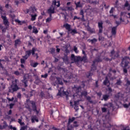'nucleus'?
I'll list each match as a JSON object with an SVG mask.
<instances>
[{
    "mask_svg": "<svg viewBox=\"0 0 130 130\" xmlns=\"http://www.w3.org/2000/svg\"><path fill=\"white\" fill-rule=\"evenodd\" d=\"M129 57L124 56L122 58L121 67L123 68V72L124 74H127V69H126V67L129 64Z\"/></svg>",
    "mask_w": 130,
    "mask_h": 130,
    "instance_id": "obj_1",
    "label": "nucleus"
},
{
    "mask_svg": "<svg viewBox=\"0 0 130 130\" xmlns=\"http://www.w3.org/2000/svg\"><path fill=\"white\" fill-rule=\"evenodd\" d=\"M71 60L74 62H79V61H83L86 62L87 61V55H84L82 57L80 56H75V54H72Z\"/></svg>",
    "mask_w": 130,
    "mask_h": 130,
    "instance_id": "obj_2",
    "label": "nucleus"
},
{
    "mask_svg": "<svg viewBox=\"0 0 130 130\" xmlns=\"http://www.w3.org/2000/svg\"><path fill=\"white\" fill-rule=\"evenodd\" d=\"M36 51V48H32L31 50H28L25 51V55L22 56L23 58L24 59H28V57H30L31 54L34 55L35 54V52Z\"/></svg>",
    "mask_w": 130,
    "mask_h": 130,
    "instance_id": "obj_3",
    "label": "nucleus"
},
{
    "mask_svg": "<svg viewBox=\"0 0 130 130\" xmlns=\"http://www.w3.org/2000/svg\"><path fill=\"white\" fill-rule=\"evenodd\" d=\"M17 81L18 80L15 79V81L12 82V84L11 87H9V92L13 93V92H16V91H18V90H19V87L17 85Z\"/></svg>",
    "mask_w": 130,
    "mask_h": 130,
    "instance_id": "obj_4",
    "label": "nucleus"
},
{
    "mask_svg": "<svg viewBox=\"0 0 130 130\" xmlns=\"http://www.w3.org/2000/svg\"><path fill=\"white\" fill-rule=\"evenodd\" d=\"M63 27H64V28H65L68 32H70V34H72V35H75V34H78V31H77V29H72V28H71V25L68 23H66L63 24Z\"/></svg>",
    "mask_w": 130,
    "mask_h": 130,
    "instance_id": "obj_5",
    "label": "nucleus"
},
{
    "mask_svg": "<svg viewBox=\"0 0 130 130\" xmlns=\"http://www.w3.org/2000/svg\"><path fill=\"white\" fill-rule=\"evenodd\" d=\"M26 105L25 106V108L29 111V112H32V109H31V106H30V105L29 103H30L31 105V107H33V105H36V102L34 101H30L29 99L26 100Z\"/></svg>",
    "mask_w": 130,
    "mask_h": 130,
    "instance_id": "obj_6",
    "label": "nucleus"
},
{
    "mask_svg": "<svg viewBox=\"0 0 130 130\" xmlns=\"http://www.w3.org/2000/svg\"><path fill=\"white\" fill-rule=\"evenodd\" d=\"M0 14L1 15V18L3 20V24L5 25V26H9V20L7 18V16H6V13H4V12H2V13L0 11Z\"/></svg>",
    "mask_w": 130,
    "mask_h": 130,
    "instance_id": "obj_7",
    "label": "nucleus"
},
{
    "mask_svg": "<svg viewBox=\"0 0 130 130\" xmlns=\"http://www.w3.org/2000/svg\"><path fill=\"white\" fill-rule=\"evenodd\" d=\"M82 90V87L81 86H77V85H74L73 87V91H74L75 93L76 94H79L80 92Z\"/></svg>",
    "mask_w": 130,
    "mask_h": 130,
    "instance_id": "obj_8",
    "label": "nucleus"
},
{
    "mask_svg": "<svg viewBox=\"0 0 130 130\" xmlns=\"http://www.w3.org/2000/svg\"><path fill=\"white\" fill-rule=\"evenodd\" d=\"M99 33H102L103 31V21L98 22Z\"/></svg>",
    "mask_w": 130,
    "mask_h": 130,
    "instance_id": "obj_9",
    "label": "nucleus"
},
{
    "mask_svg": "<svg viewBox=\"0 0 130 130\" xmlns=\"http://www.w3.org/2000/svg\"><path fill=\"white\" fill-rule=\"evenodd\" d=\"M79 105H80V100L74 101V109L75 111H78L79 110Z\"/></svg>",
    "mask_w": 130,
    "mask_h": 130,
    "instance_id": "obj_10",
    "label": "nucleus"
},
{
    "mask_svg": "<svg viewBox=\"0 0 130 130\" xmlns=\"http://www.w3.org/2000/svg\"><path fill=\"white\" fill-rule=\"evenodd\" d=\"M103 84L105 86H107V87H109V86H110V81L108 80V77H107V76L105 77Z\"/></svg>",
    "mask_w": 130,
    "mask_h": 130,
    "instance_id": "obj_11",
    "label": "nucleus"
},
{
    "mask_svg": "<svg viewBox=\"0 0 130 130\" xmlns=\"http://www.w3.org/2000/svg\"><path fill=\"white\" fill-rule=\"evenodd\" d=\"M55 10V7L53 6L52 5L48 9V14H54Z\"/></svg>",
    "mask_w": 130,
    "mask_h": 130,
    "instance_id": "obj_12",
    "label": "nucleus"
},
{
    "mask_svg": "<svg viewBox=\"0 0 130 130\" xmlns=\"http://www.w3.org/2000/svg\"><path fill=\"white\" fill-rule=\"evenodd\" d=\"M98 61V59H96L95 60H93V64L91 65V71H95L97 68L96 66H95V63L96 62Z\"/></svg>",
    "mask_w": 130,
    "mask_h": 130,
    "instance_id": "obj_13",
    "label": "nucleus"
},
{
    "mask_svg": "<svg viewBox=\"0 0 130 130\" xmlns=\"http://www.w3.org/2000/svg\"><path fill=\"white\" fill-rule=\"evenodd\" d=\"M116 30H117V26H114L112 28V35H116Z\"/></svg>",
    "mask_w": 130,
    "mask_h": 130,
    "instance_id": "obj_14",
    "label": "nucleus"
},
{
    "mask_svg": "<svg viewBox=\"0 0 130 130\" xmlns=\"http://www.w3.org/2000/svg\"><path fill=\"white\" fill-rule=\"evenodd\" d=\"M32 109L34 112H36L37 114H39V111L37 110V106H36V104L33 105Z\"/></svg>",
    "mask_w": 130,
    "mask_h": 130,
    "instance_id": "obj_15",
    "label": "nucleus"
},
{
    "mask_svg": "<svg viewBox=\"0 0 130 130\" xmlns=\"http://www.w3.org/2000/svg\"><path fill=\"white\" fill-rule=\"evenodd\" d=\"M88 42H89V43H91V44H95V43H96L98 41V40L94 38L92 40L91 39H88L87 40Z\"/></svg>",
    "mask_w": 130,
    "mask_h": 130,
    "instance_id": "obj_16",
    "label": "nucleus"
},
{
    "mask_svg": "<svg viewBox=\"0 0 130 130\" xmlns=\"http://www.w3.org/2000/svg\"><path fill=\"white\" fill-rule=\"evenodd\" d=\"M21 43H22V42H21V40H20V39H17L15 41L14 46H15V47H17L18 45H20Z\"/></svg>",
    "mask_w": 130,
    "mask_h": 130,
    "instance_id": "obj_17",
    "label": "nucleus"
},
{
    "mask_svg": "<svg viewBox=\"0 0 130 130\" xmlns=\"http://www.w3.org/2000/svg\"><path fill=\"white\" fill-rule=\"evenodd\" d=\"M52 5H54V6H56V7L58 8L60 6V2H59V1H57L56 2V1L54 0L53 1Z\"/></svg>",
    "mask_w": 130,
    "mask_h": 130,
    "instance_id": "obj_18",
    "label": "nucleus"
},
{
    "mask_svg": "<svg viewBox=\"0 0 130 130\" xmlns=\"http://www.w3.org/2000/svg\"><path fill=\"white\" fill-rule=\"evenodd\" d=\"M31 21H36V18L37 17V14H31Z\"/></svg>",
    "mask_w": 130,
    "mask_h": 130,
    "instance_id": "obj_19",
    "label": "nucleus"
},
{
    "mask_svg": "<svg viewBox=\"0 0 130 130\" xmlns=\"http://www.w3.org/2000/svg\"><path fill=\"white\" fill-rule=\"evenodd\" d=\"M62 59L65 63H69V57L67 55H65L64 57L62 58Z\"/></svg>",
    "mask_w": 130,
    "mask_h": 130,
    "instance_id": "obj_20",
    "label": "nucleus"
},
{
    "mask_svg": "<svg viewBox=\"0 0 130 130\" xmlns=\"http://www.w3.org/2000/svg\"><path fill=\"white\" fill-rule=\"evenodd\" d=\"M0 41H6V35L2 34H0Z\"/></svg>",
    "mask_w": 130,
    "mask_h": 130,
    "instance_id": "obj_21",
    "label": "nucleus"
},
{
    "mask_svg": "<svg viewBox=\"0 0 130 130\" xmlns=\"http://www.w3.org/2000/svg\"><path fill=\"white\" fill-rule=\"evenodd\" d=\"M32 33H34V34H37L39 31H38V29H37V27H36L35 26H34L32 27Z\"/></svg>",
    "mask_w": 130,
    "mask_h": 130,
    "instance_id": "obj_22",
    "label": "nucleus"
},
{
    "mask_svg": "<svg viewBox=\"0 0 130 130\" xmlns=\"http://www.w3.org/2000/svg\"><path fill=\"white\" fill-rule=\"evenodd\" d=\"M110 95L108 94H104L103 95V99H104V100L105 101H107V100H108V99H109Z\"/></svg>",
    "mask_w": 130,
    "mask_h": 130,
    "instance_id": "obj_23",
    "label": "nucleus"
},
{
    "mask_svg": "<svg viewBox=\"0 0 130 130\" xmlns=\"http://www.w3.org/2000/svg\"><path fill=\"white\" fill-rule=\"evenodd\" d=\"M118 57H119V52H116L115 54L112 57V58L113 59H115V58H117Z\"/></svg>",
    "mask_w": 130,
    "mask_h": 130,
    "instance_id": "obj_24",
    "label": "nucleus"
},
{
    "mask_svg": "<svg viewBox=\"0 0 130 130\" xmlns=\"http://www.w3.org/2000/svg\"><path fill=\"white\" fill-rule=\"evenodd\" d=\"M80 15L82 16V17L81 18V20L82 21H85V19H84V17L85 16L84 15V11L83 10H81Z\"/></svg>",
    "mask_w": 130,
    "mask_h": 130,
    "instance_id": "obj_25",
    "label": "nucleus"
},
{
    "mask_svg": "<svg viewBox=\"0 0 130 130\" xmlns=\"http://www.w3.org/2000/svg\"><path fill=\"white\" fill-rule=\"evenodd\" d=\"M57 81L59 85H63V83L62 82V81H61V79H60V78H57Z\"/></svg>",
    "mask_w": 130,
    "mask_h": 130,
    "instance_id": "obj_26",
    "label": "nucleus"
},
{
    "mask_svg": "<svg viewBox=\"0 0 130 130\" xmlns=\"http://www.w3.org/2000/svg\"><path fill=\"white\" fill-rule=\"evenodd\" d=\"M76 119V118L75 117H73L72 118H70L69 119L68 123H72L73 121H74Z\"/></svg>",
    "mask_w": 130,
    "mask_h": 130,
    "instance_id": "obj_27",
    "label": "nucleus"
},
{
    "mask_svg": "<svg viewBox=\"0 0 130 130\" xmlns=\"http://www.w3.org/2000/svg\"><path fill=\"white\" fill-rule=\"evenodd\" d=\"M50 52L51 54H54L55 53V48H51L50 49Z\"/></svg>",
    "mask_w": 130,
    "mask_h": 130,
    "instance_id": "obj_28",
    "label": "nucleus"
},
{
    "mask_svg": "<svg viewBox=\"0 0 130 130\" xmlns=\"http://www.w3.org/2000/svg\"><path fill=\"white\" fill-rule=\"evenodd\" d=\"M30 9H31V10H30L31 11V13H34V12H36V11H37L35 6L30 7Z\"/></svg>",
    "mask_w": 130,
    "mask_h": 130,
    "instance_id": "obj_29",
    "label": "nucleus"
},
{
    "mask_svg": "<svg viewBox=\"0 0 130 130\" xmlns=\"http://www.w3.org/2000/svg\"><path fill=\"white\" fill-rule=\"evenodd\" d=\"M76 8H82V5H81V2H78L77 3H75Z\"/></svg>",
    "mask_w": 130,
    "mask_h": 130,
    "instance_id": "obj_30",
    "label": "nucleus"
},
{
    "mask_svg": "<svg viewBox=\"0 0 130 130\" xmlns=\"http://www.w3.org/2000/svg\"><path fill=\"white\" fill-rule=\"evenodd\" d=\"M22 83H23L25 87H28V85H27V84H28V81L26 80H23L22 81Z\"/></svg>",
    "mask_w": 130,
    "mask_h": 130,
    "instance_id": "obj_31",
    "label": "nucleus"
},
{
    "mask_svg": "<svg viewBox=\"0 0 130 130\" xmlns=\"http://www.w3.org/2000/svg\"><path fill=\"white\" fill-rule=\"evenodd\" d=\"M87 30L88 31H89V32H90V33H91V34L95 33V30L90 27L88 28Z\"/></svg>",
    "mask_w": 130,
    "mask_h": 130,
    "instance_id": "obj_32",
    "label": "nucleus"
},
{
    "mask_svg": "<svg viewBox=\"0 0 130 130\" xmlns=\"http://www.w3.org/2000/svg\"><path fill=\"white\" fill-rule=\"evenodd\" d=\"M68 79L69 80H72V79H74V74H73V73H70V75L68 76Z\"/></svg>",
    "mask_w": 130,
    "mask_h": 130,
    "instance_id": "obj_33",
    "label": "nucleus"
},
{
    "mask_svg": "<svg viewBox=\"0 0 130 130\" xmlns=\"http://www.w3.org/2000/svg\"><path fill=\"white\" fill-rule=\"evenodd\" d=\"M52 20V18L51 17H48L46 19V23H50Z\"/></svg>",
    "mask_w": 130,
    "mask_h": 130,
    "instance_id": "obj_34",
    "label": "nucleus"
},
{
    "mask_svg": "<svg viewBox=\"0 0 130 130\" xmlns=\"http://www.w3.org/2000/svg\"><path fill=\"white\" fill-rule=\"evenodd\" d=\"M63 94L64 95H66L67 99L69 98V92L68 91H64V90H62Z\"/></svg>",
    "mask_w": 130,
    "mask_h": 130,
    "instance_id": "obj_35",
    "label": "nucleus"
},
{
    "mask_svg": "<svg viewBox=\"0 0 130 130\" xmlns=\"http://www.w3.org/2000/svg\"><path fill=\"white\" fill-rule=\"evenodd\" d=\"M61 90H63V87H61L60 90H58V92L57 94V96H61V91H61Z\"/></svg>",
    "mask_w": 130,
    "mask_h": 130,
    "instance_id": "obj_36",
    "label": "nucleus"
},
{
    "mask_svg": "<svg viewBox=\"0 0 130 130\" xmlns=\"http://www.w3.org/2000/svg\"><path fill=\"white\" fill-rule=\"evenodd\" d=\"M38 64L39 63L38 62H35V63H31L30 65L31 67H32V68H36V67H37Z\"/></svg>",
    "mask_w": 130,
    "mask_h": 130,
    "instance_id": "obj_37",
    "label": "nucleus"
},
{
    "mask_svg": "<svg viewBox=\"0 0 130 130\" xmlns=\"http://www.w3.org/2000/svg\"><path fill=\"white\" fill-rule=\"evenodd\" d=\"M87 100L90 103H93V101L91 100V97L90 96H87L86 98Z\"/></svg>",
    "mask_w": 130,
    "mask_h": 130,
    "instance_id": "obj_38",
    "label": "nucleus"
},
{
    "mask_svg": "<svg viewBox=\"0 0 130 130\" xmlns=\"http://www.w3.org/2000/svg\"><path fill=\"white\" fill-rule=\"evenodd\" d=\"M2 61H5V59H0V68H1V69H4V66H3V64L2 63Z\"/></svg>",
    "mask_w": 130,
    "mask_h": 130,
    "instance_id": "obj_39",
    "label": "nucleus"
},
{
    "mask_svg": "<svg viewBox=\"0 0 130 130\" xmlns=\"http://www.w3.org/2000/svg\"><path fill=\"white\" fill-rule=\"evenodd\" d=\"M9 128H10V129H13V130H17V128H16L15 127H13V125H10L8 126Z\"/></svg>",
    "mask_w": 130,
    "mask_h": 130,
    "instance_id": "obj_40",
    "label": "nucleus"
},
{
    "mask_svg": "<svg viewBox=\"0 0 130 130\" xmlns=\"http://www.w3.org/2000/svg\"><path fill=\"white\" fill-rule=\"evenodd\" d=\"M108 91L109 92L108 94H111V92H112V88L110 87H108Z\"/></svg>",
    "mask_w": 130,
    "mask_h": 130,
    "instance_id": "obj_41",
    "label": "nucleus"
},
{
    "mask_svg": "<svg viewBox=\"0 0 130 130\" xmlns=\"http://www.w3.org/2000/svg\"><path fill=\"white\" fill-rule=\"evenodd\" d=\"M27 128H28V126H27V125L23 126L21 127L20 130H26Z\"/></svg>",
    "mask_w": 130,
    "mask_h": 130,
    "instance_id": "obj_42",
    "label": "nucleus"
},
{
    "mask_svg": "<svg viewBox=\"0 0 130 130\" xmlns=\"http://www.w3.org/2000/svg\"><path fill=\"white\" fill-rule=\"evenodd\" d=\"M15 22H16V23H18L19 25H22L21 21H20L19 19H15Z\"/></svg>",
    "mask_w": 130,
    "mask_h": 130,
    "instance_id": "obj_43",
    "label": "nucleus"
},
{
    "mask_svg": "<svg viewBox=\"0 0 130 130\" xmlns=\"http://www.w3.org/2000/svg\"><path fill=\"white\" fill-rule=\"evenodd\" d=\"M116 84L118 86H120V85H121V81H120V80H118Z\"/></svg>",
    "mask_w": 130,
    "mask_h": 130,
    "instance_id": "obj_44",
    "label": "nucleus"
},
{
    "mask_svg": "<svg viewBox=\"0 0 130 130\" xmlns=\"http://www.w3.org/2000/svg\"><path fill=\"white\" fill-rule=\"evenodd\" d=\"M74 50L75 53H78L79 52V50H78V48H77V47L76 46L74 47Z\"/></svg>",
    "mask_w": 130,
    "mask_h": 130,
    "instance_id": "obj_45",
    "label": "nucleus"
},
{
    "mask_svg": "<svg viewBox=\"0 0 130 130\" xmlns=\"http://www.w3.org/2000/svg\"><path fill=\"white\" fill-rule=\"evenodd\" d=\"M81 95L82 96H87V91H83L81 92Z\"/></svg>",
    "mask_w": 130,
    "mask_h": 130,
    "instance_id": "obj_46",
    "label": "nucleus"
},
{
    "mask_svg": "<svg viewBox=\"0 0 130 130\" xmlns=\"http://www.w3.org/2000/svg\"><path fill=\"white\" fill-rule=\"evenodd\" d=\"M9 108L10 109H13V107H14V106H15V104H13V103H11L10 104H9Z\"/></svg>",
    "mask_w": 130,
    "mask_h": 130,
    "instance_id": "obj_47",
    "label": "nucleus"
},
{
    "mask_svg": "<svg viewBox=\"0 0 130 130\" xmlns=\"http://www.w3.org/2000/svg\"><path fill=\"white\" fill-rule=\"evenodd\" d=\"M48 77V75L47 74H45V75H42L41 78H44V79H46Z\"/></svg>",
    "mask_w": 130,
    "mask_h": 130,
    "instance_id": "obj_48",
    "label": "nucleus"
},
{
    "mask_svg": "<svg viewBox=\"0 0 130 130\" xmlns=\"http://www.w3.org/2000/svg\"><path fill=\"white\" fill-rule=\"evenodd\" d=\"M120 92H118L117 93V94H116L115 95V97L116 98H118V99H119V97H120Z\"/></svg>",
    "mask_w": 130,
    "mask_h": 130,
    "instance_id": "obj_49",
    "label": "nucleus"
},
{
    "mask_svg": "<svg viewBox=\"0 0 130 130\" xmlns=\"http://www.w3.org/2000/svg\"><path fill=\"white\" fill-rule=\"evenodd\" d=\"M114 53H115V51H114V50H112L111 51V57H113V54H114Z\"/></svg>",
    "mask_w": 130,
    "mask_h": 130,
    "instance_id": "obj_50",
    "label": "nucleus"
},
{
    "mask_svg": "<svg viewBox=\"0 0 130 130\" xmlns=\"http://www.w3.org/2000/svg\"><path fill=\"white\" fill-rule=\"evenodd\" d=\"M87 2H88V3H91L92 4H93V5H96L97 4L96 1H92V2H91V0H87Z\"/></svg>",
    "mask_w": 130,
    "mask_h": 130,
    "instance_id": "obj_51",
    "label": "nucleus"
},
{
    "mask_svg": "<svg viewBox=\"0 0 130 130\" xmlns=\"http://www.w3.org/2000/svg\"><path fill=\"white\" fill-rule=\"evenodd\" d=\"M102 112H106V111H107V109L105 107L102 108Z\"/></svg>",
    "mask_w": 130,
    "mask_h": 130,
    "instance_id": "obj_52",
    "label": "nucleus"
},
{
    "mask_svg": "<svg viewBox=\"0 0 130 130\" xmlns=\"http://www.w3.org/2000/svg\"><path fill=\"white\" fill-rule=\"evenodd\" d=\"M18 122L20 123V125H22V124H25L24 122H22V120L21 119H18Z\"/></svg>",
    "mask_w": 130,
    "mask_h": 130,
    "instance_id": "obj_53",
    "label": "nucleus"
},
{
    "mask_svg": "<svg viewBox=\"0 0 130 130\" xmlns=\"http://www.w3.org/2000/svg\"><path fill=\"white\" fill-rule=\"evenodd\" d=\"M125 86H130V81L129 80H126V83Z\"/></svg>",
    "mask_w": 130,
    "mask_h": 130,
    "instance_id": "obj_54",
    "label": "nucleus"
},
{
    "mask_svg": "<svg viewBox=\"0 0 130 130\" xmlns=\"http://www.w3.org/2000/svg\"><path fill=\"white\" fill-rule=\"evenodd\" d=\"M128 6H129V4H128V1H126L125 4H124V7L125 8H127V7H128Z\"/></svg>",
    "mask_w": 130,
    "mask_h": 130,
    "instance_id": "obj_55",
    "label": "nucleus"
},
{
    "mask_svg": "<svg viewBox=\"0 0 130 130\" xmlns=\"http://www.w3.org/2000/svg\"><path fill=\"white\" fill-rule=\"evenodd\" d=\"M115 23H116V27H117H117H118V26H119V25H120V24H121V22H119V21H116V22H115Z\"/></svg>",
    "mask_w": 130,
    "mask_h": 130,
    "instance_id": "obj_56",
    "label": "nucleus"
},
{
    "mask_svg": "<svg viewBox=\"0 0 130 130\" xmlns=\"http://www.w3.org/2000/svg\"><path fill=\"white\" fill-rule=\"evenodd\" d=\"M20 62L21 64H24L25 63V59L24 58H21L20 59Z\"/></svg>",
    "mask_w": 130,
    "mask_h": 130,
    "instance_id": "obj_57",
    "label": "nucleus"
},
{
    "mask_svg": "<svg viewBox=\"0 0 130 130\" xmlns=\"http://www.w3.org/2000/svg\"><path fill=\"white\" fill-rule=\"evenodd\" d=\"M113 11H114V8L112 7L109 12L110 14H113Z\"/></svg>",
    "mask_w": 130,
    "mask_h": 130,
    "instance_id": "obj_58",
    "label": "nucleus"
},
{
    "mask_svg": "<svg viewBox=\"0 0 130 130\" xmlns=\"http://www.w3.org/2000/svg\"><path fill=\"white\" fill-rule=\"evenodd\" d=\"M76 19H77V20H81V18L80 17H78V16H75L73 18L74 21H75V20H76Z\"/></svg>",
    "mask_w": 130,
    "mask_h": 130,
    "instance_id": "obj_59",
    "label": "nucleus"
},
{
    "mask_svg": "<svg viewBox=\"0 0 130 130\" xmlns=\"http://www.w3.org/2000/svg\"><path fill=\"white\" fill-rule=\"evenodd\" d=\"M14 75L16 76H20V72H19V71H15Z\"/></svg>",
    "mask_w": 130,
    "mask_h": 130,
    "instance_id": "obj_60",
    "label": "nucleus"
},
{
    "mask_svg": "<svg viewBox=\"0 0 130 130\" xmlns=\"http://www.w3.org/2000/svg\"><path fill=\"white\" fill-rule=\"evenodd\" d=\"M99 41H101V40H102V41H103V40H104V37L99 36Z\"/></svg>",
    "mask_w": 130,
    "mask_h": 130,
    "instance_id": "obj_61",
    "label": "nucleus"
},
{
    "mask_svg": "<svg viewBox=\"0 0 130 130\" xmlns=\"http://www.w3.org/2000/svg\"><path fill=\"white\" fill-rule=\"evenodd\" d=\"M3 124H4V125L3 126L4 127H7V126H8V123H7V122L6 121H4L3 122Z\"/></svg>",
    "mask_w": 130,
    "mask_h": 130,
    "instance_id": "obj_62",
    "label": "nucleus"
},
{
    "mask_svg": "<svg viewBox=\"0 0 130 130\" xmlns=\"http://www.w3.org/2000/svg\"><path fill=\"white\" fill-rule=\"evenodd\" d=\"M112 59H113L112 58H111V59L109 58H105L106 61H111V60H112Z\"/></svg>",
    "mask_w": 130,
    "mask_h": 130,
    "instance_id": "obj_63",
    "label": "nucleus"
},
{
    "mask_svg": "<svg viewBox=\"0 0 130 130\" xmlns=\"http://www.w3.org/2000/svg\"><path fill=\"white\" fill-rule=\"evenodd\" d=\"M10 17H11L12 19H15L16 16L15 15V14H10Z\"/></svg>",
    "mask_w": 130,
    "mask_h": 130,
    "instance_id": "obj_64",
    "label": "nucleus"
}]
</instances>
